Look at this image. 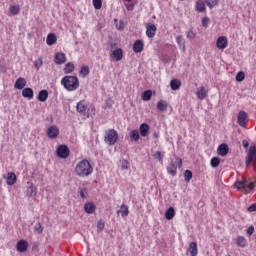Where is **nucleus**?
<instances>
[{"label": "nucleus", "mask_w": 256, "mask_h": 256, "mask_svg": "<svg viewBox=\"0 0 256 256\" xmlns=\"http://www.w3.org/2000/svg\"><path fill=\"white\" fill-rule=\"evenodd\" d=\"M76 111L86 119H89V117L95 115V106L87 103V100H81L77 103Z\"/></svg>", "instance_id": "1"}, {"label": "nucleus", "mask_w": 256, "mask_h": 256, "mask_svg": "<svg viewBox=\"0 0 256 256\" xmlns=\"http://www.w3.org/2000/svg\"><path fill=\"white\" fill-rule=\"evenodd\" d=\"M75 173L78 177H89L93 173V166L89 160L84 159L78 162L75 166Z\"/></svg>", "instance_id": "2"}, {"label": "nucleus", "mask_w": 256, "mask_h": 256, "mask_svg": "<svg viewBox=\"0 0 256 256\" xmlns=\"http://www.w3.org/2000/svg\"><path fill=\"white\" fill-rule=\"evenodd\" d=\"M234 187L238 191H241L242 193H244V195H249V193L253 191V189H255V182L249 181L247 180V178L242 177L241 180H237L234 183Z\"/></svg>", "instance_id": "3"}, {"label": "nucleus", "mask_w": 256, "mask_h": 256, "mask_svg": "<svg viewBox=\"0 0 256 256\" xmlns=\"http://www.w3.org/2000/svg\"><path fill=\"white\" fill-rule=\"evenodd\" d=\"M61 85L67 91H77L79 89V78L77 76H64L61 80Z\"/></svg>", "instance_id": "4"}, {"label": "nucleus", "mask_w": 256, "mask_h": 256, "mask_svg": "<svg viewBox=\"0 0 256 256\" xmlns=\"http://www.w3.org/2000/svg\"><path fill=\"white\" fill-rule=\"evenodd\" d=\"M183 167V160L179 157L175 159V161L171 160V162L166 167V171L169 175H172V177H175L177 175V168Z\"/></svg>", "instance_id": "5"}, {"label": "nucleus", "mask_w": 256, "mask_h": 256, "mask_svg": "<svg viewBox=\"0 0 256 256\" xmlns=\"http://www.w3.org/2000/svg\"><path fill=\"white\" fill-rule=\"evenodd\" d=\"M104 141L107 145H115L119 141V133L115 129H108L105 132Z\"/></svg>", "instance_id": "6"}, {"label": "nucleus", "mask_w": 256, "mask_h": 256, "mask_svg": "<svg viewBox=\"0 0 256 256\" xmlns=\"http://www.w3.org/2000/svg\"><path fill=\"white\" fill-rule=\"evenodd\" d=\"M253 164L254 171H256V146H250L248 154L246 156V166Z\"/></svg>", "instance_id": "7"}, {"label": "nucleus", "mask_w": 256, "mask_h": 256, "mask_svg": "<svg viewBox=\"0 0 256 256\" xmlns=\"http://www.w3.org/2000/svg\"><path fill=\"white\" fill-rule=\"evenodd\" d=\"M71 154V150H69V146L65 144H61L56 149V155L59 159H69V155Z\"/></svg>", "instance_id": "8"}, {"label": "nucleus", "mask_w": 256, "mask_h": 256, "mask_svg": "<svg viewBox=\"0 0 256 256\" xmlns=\"http://www.w3.org/2000/svg\"><path fill=\"white\" fill-rule=\"evenodd\" d=\"M238 125L243 127V129L247 128V123H249V114L245 111H240L237 116Z\"/></svg>", "instance_id": "9"}, {"label": "nucleus", "mask_w": 256, "mask_h": 256, "mask_svg": "<svg viewBox=\"0 0 256 256\" xmlns=\"http://www.w3.org/2000/svg\"><path fill=\"white\" fill-rule=\"evenodd\" d=\"M229 45V40L227 39L226 36H219L217 41H216V47L217 49H220L223 51L224 49H227Z\"/></svg>", "instance_id": "10"}, {"label": "nucleus", "mask_w": 256, "mask_h": 256, "mask_svg": "<svg viewBox=\"0 0 256 256\" xmlns=\"http://www.w3.org/2000/svg\"><path fill=\"white\" fill-rule=\"evenodd\" d=\"M157 34V26L153 23H148L146 25V36L148 39H153L155 35Z\"/></svg>", "instance_id": "11"}, {"label": "nucleus", "mask_w": 256, "mask_h": 256, "mask_svg": "<svg viewBox=\"0 0 256 256\" xmlns=\"http://www.w3.org/2000/svg\"><path fill=\"white\" fill-rule=\"evenodd\" d=\"M46 135L49 139H57L59 137V127L55 125L50 126L46 131Z\"/></svg>", "instance_id": "12"}, {"label": "nucleus", "mask_w": 256, "mask_h": 256, "mask_svg": "<svg viewBox=\"0 0 256 256\" xmlns=\"http://www.w3.org/2000/svg\"><path fill=\"white\" fill-rule=\"evenodd\" d=\"M67 62V56L63 52H58L54 56V63L56 65H63V63Z\"/></svg>", "instance_id": "13"}, {"label": "nucleus", "mask_w": 256, "mask_h": 256, "mask_svg": "<svg viewBox=\"0 0 256 256\" xmlns=\"http://www.w3.org/2000/svg\"><path fill=\"white\" fill-rule=\"evenodd\" d=\"M18 253H25L29 249V242L27 240H19L16 245Z\"/></svg>", "instance_id": "14"}, {"label": "nucleus", "mask_w": 256, "mask_h": 256, "mask_svg": "<svg viewBox=\"0 0 256 256\" xmlns=\"http://www.w3.org/2000/svg\"><path fill=\"white\" fill-rule=\"evenodd\" d=\"M145 47V43H143V40H136L133 44V51L134 53H141Z\"/></svg>", "instance_id": "15"}, {"label": "nucleus", "mask_w": 256, "mask_h": 256, "mask_svg": "<svg viewBox=\"0 0 256 256\" xmlns=\"http://www.w3.org/2000/svg\"><path fill=\"white\" fill-rule=\"evenodd\" d=\"M217 153L220 157H226L229 154V146L227 144H221L217 148Z\"/></svg>", "instance_id": "16"}, {"label": "nucleus", "mask_w": 256, "mask_h": 256, "mask_svg": "<svg viewBox=\"0 0 256 256\" xmlns=\"http://www.w3.org/2000/svg\"><path fill=\"white\" fill-rule=\"evenodd\" d=\"M110 57H112L114 61H121L123 59V49H115L114 51H112Z\"/></svg>", "instance_id": "17"}, {"label": "nucleus", "mask_w": 256, "mask_h": 256, "mask_svg": "<svg viewBox=\"0 0 256 256\" xmlns=\"http://www.w3.org/2000/svg\"><path fill=\"white\" fill-rule=\"evenodd\" d=\"M150 129H151V127H149V124L142 123L139 127V133H140L141 137H147V135H149Z\"/></svg>", "instance_id": "18"}, {"label": "nucleus", "mask_w": 256, "mask_h": 256, "mask_svg": "<svg viewBox=\"0 0 256 256\" xmlns=\"http://www.w3.org/2000/svg\"><path fill=\"white\" fill-rule=\"evenodd\" d=\"M96 209L97 206H95L93 202H87L84 204V211L85 213H88V215H92V213H95Z\"/></svg>", "instance_id": "19"}, {"label": "nucleus", "mask_w": 256, "mask_h": 256, "mask_svg": "<svg viewBox=\"0 0 256 256\" xmlns=\"http://www.w3.org/2000/svg\"><path fill=\"white\" fill-rule=\"evenodd\" d=\"M27 85V80H25V78L20 77L16 80L15 84H14V89H25V86Z\"/></svg>", "instance_id": "20"}, {"label": "nucleus", "mask_w": 256, "mask_h": 256, "mask_svg": "<svg viewBox=\"0 0 256 256\" xmlns=\"http://www.w3.org/2000/svg\"><path fill=\"white\" fill-rule=\"evenodd\" d=\"M6 183L7 185L13 186L17 183V175L13 172H9L6 177Z\"/></svg>", "instance_id": "21"}, {"label": "nucleus", "mask_w": 256, "mask_h": 256, "mask_svg": "<svg viewBox=\"0 0 256 256\" xmlns=\"http://www.w3.org/2000/svg\"><path fill=\"white\" fill-rule=\"evenodd\" d=\"M176 43H177L179 49L182 51V53H185L186 46H185V39H183V36H181V35L177 36Z\"/></svg>", "instance_id": "22"}, {"label": "nucleus", "mask_w": 256, "mask_h": 256, "mask_svg": "<svg viewBox=\"0 0 256 256\" xmlns=\"http://www.w3.org/2000/svg\"><path fill=\"white\" fill-rule=\"evenodd\" d=\"M38 101H40L41 103H45V101H47V99H49V92L47 90H41L38 93V97H37Z\"/></svg>", "instance_id": "23"}, {"label": "nucleus", "mask_w": 256, "mask_h": 256, "mask_svg": "<svg viewBox=\"0 0 256 256\" xmlns=\"http://www.w3.org/2000/svg\"><path fill=\"white\" fill-rule=\"evenodd\" d=\"M117 213L121 215V217H129V206L122 204Z\"/></svg>", "instance_id": "24"}, {"label": "nucleus", "mask_w": 256, "mask_h": 256, "mask_svg": "<svg viewBox=\"0 0 256 256\" xmlns=\"http://www.w3.org/2000/svg\"><path fill=\"white\" fill-rule=\"evenodd\" d=\"M170 87H171L172 91H179V89H181V80L172 79L170 81Z\"/></svg>", "instance_id": "25"}, {"label": "nucleus", "mask_w": 256, "mask_h": 256, "mask_svg": "<svg viewBox=\"0 0 256 256\" xmlns=\"http://www.w3.org/2000/svg\"><path fill=\"white\" fill-rule=\"evenodd\" d=\"M22 96L25 98V99H33L34 97V92L31 88H24L22 90Z\"/></svg>", "instance_id": "26"}, {"label": "nucleus", "mask_w": 256, "mask_h": 256, "mask_svg": "<svg viewBox=\"0 0 256 256\" xmlns=\"http://www.w3.org/2000/svg\"><path fill=\"white\" fill-rule=\"evenodd\" d=\"M207 89H205V87H200L197 92L196 95L198 97V99H200L201 101H203V99H205V97H207Z\"/></svg>", "instance_id": "27"}, {"label": "nucleus", "mask_w": 256, "mask_h": 256, "mask_svg": "<svg viewBox=\"0 0 256 256\" xmlns=\"http://www.w3.org/2000/svg\"><path fill=\"white\" fill-rule=\"evenodd\" d=\"M47 45H55L57 43V36L54 33H49L46 38Z\"/></svg>", "instance_id": "28"}, {"label": "nucleus", "mask_w": 256, "mask_h": 256, "mask_svg": "<svg viewBox=\"0 0 256 256\" xmlns=\"http://www.w3.org/2000/svg\"><path fill=\"white\" fill-rule=\"evenodd\" d=\"M188 251H189V253H190L191 256H196V255H198L199 251H198V249H197V244H196V242H191V243L189 244Z\"/></svg>", "instance_id": "29"}, {"label": "nucleus", "mask_w": 256, "mask_h": 256, "mask_svg": "<svg viewBox=\"0 0 256 256\" xmlns=\"http://www.w3.org/2000/svg\"><path fill=\"white\" fill-rule=\"evenodd\" d=\"M73 71H75V64H73V62H68L67 64H65L64 66L65 75H69V73H73Z\"/></svg>", "instance_id": "30"}, {"label": "nucleus", "mask_w": 256, "mask_h": 256, "mask_svg": "<svg viewBox=\"0 0 256 256\" xmlns=\"http://www.w3.org/2000/svg\"><path fill=\"white\" fill-rule=\"evenodd\" d=\"M195 8L199 13H205V2H203V0H198L196 2Z\"/></svg>", "instance_id": "31"}, {"label": "nucleus", "mask_w": 256, "mask_h": 256, "mask_svg": "<svg viewBox=\"0 0 256 256\" xmlns=\"http://www.w3.org/2000/svg\"><path fill=\"white\" fill-rule=\"evenodd\" d=\"M27 197H35L37 195V188L33 185H30L26 190Z\"/></svg>", "instance_id": "32"}, {"label": "nucleus", "mask_w": 256, "mask_h": 256, "mask_svg": "<svg viewBox=\"0 0 256 256\" xmlns=\"http://www.w3.org/2000/svg\"><path fill=\"white\" fill-rule=\"evenodd\" d=\"M173 217H175V208L170 207L169 209L166 210L165 218L168 221H171V219H173Z\"/></svg>", "instance_id": "33"}, {"label": "nucleus", "mask_w": 256, "mask_h": 256, "mask_svg": "<svg viewBox=\"0 0 256 256\" xmlns=\"http://www.w3.org/2000/svg\"><path fill=\"white\" fill-rule=\"evenodd\" d=\"M79 73H80V76H82V78L85 79V77H87V75H89L90 73L89 66L83 65Z\"/></svg>", "instance_id": "34"}, {"label": "nucleus", "mask_w": 256, "mask_h": 256, "mask_svg": "<svg viewBox=\"0 0 256 256\" xmlns=\"http://www.w3.org/2000/svg\"><path fill=\"white\" fill-rule=\"evenodd\" d=\"M167 107H169V105L167 104V101H165V100L158 101V103H157L158 111H165L167 109Z\"/></svg>", "instance_id": "35"}, {"label": "nucleus", "mask_w": 256, "mask_h": 256, "mask_svg": "<svg viewBox=\"0 0 256 256\" xmlns=\"http://www.w3.org/2000/svg\"><path fill=\"white\" fill-rule=\"evenodd\" d=\"M151 97H153V91L151 90H146L142 94L143 101H151Z\"/></svg>", "instance_id": "36"}, {"label": "nucleus", "mask_w": 256, "mask_h": 256, "mask_svg": "<svg viewBox=\"0 0 256 256\" xmlns=\"http://www.w3.org/2000/svg\"><path fill=\"white\" fill-rule=\"evenodd\" d=\"M130 139H132V141H139V139H141V134H139V130H132L130 132Z\"/></svg>", "instance_id": "37"}, {"label": "nucleus", "mask_w": 256, "mask_h": 256, "mask_svg": "<svg viewBox=\"0 0 256 256\" xmlns=\"http://www.w3.org/2000/svg\"><path fill=\"white\" fill-rule=\"evenodd\" d=\"M236 243L238 247H247V239H245L243 236H238Z\"/></svg>", "instance_id": "38"}, {"label": "nucleus", "mask_w": 256, "mask_h": 256, "mask_svg": "<svg viewBox=\"0 0 256 256\" xmlns=\"http://www.w3.org/2000/svg\"><path fill=\"white\" fill-rule=\"evenodd\" d=\"M205 3L209 9H214V7L219 5V0H205Z\"/></svg>", "instance_id": "39"}, {"label": "nucleus", "mask_w": 256, "mask_h": 256, "mask_svg": "<svg viewBox=\"0 0 256 256\" xmlns=\"http://www.w3.org/2000/svg\"><path fill=\"white\" fill-rule=\"evenodd\" d=\"M210 165L213 168H217L219 165H221V159H219V157L211 158Z\"/></svg>", "instance_id": "40"}, {"label": "nucleus", "mask_w": 256, "mask_h": 256, "mask_svg": "<svg viewBox=\"0 0 256 256\" xmlns=\"http://www.w3.org/2000/svg\"><path fill=\"white\" fill-rule=\"evenodd\" d=\"M193 179V172L191 170H185L184 172V180L186 183H189Z\"/></svg>", "instance_id": "41"}, {"label": "nucleus", "mask_w": 256, "mask_h": 256, "mask_svg": "<svg viewBox=\"0 0 256 256\" xmlns=\"http://www.w3.org/2000/svg\"><path fill=\"white\" fill-rule=\"evenodd\" d=\"M93 7L96 10H99L103 7V0H92Z\"/></svg>", "instance_id": "42"}, {"label": "nucleus", "mask_w": 256, "mask_h": 256, "mask_svg": "<svg viewBox=\"0 0 256 256\" xmlns=\"http://www.w3.org/2000/svg\"><path fill=\"white\" fill-rule=\"evenodd\" d=\"M19 11H21V8L17 5H13L10 7L11 15H19Z\"/></svg>", "instance_id": "43"}, {"label": "nucleus", "mask_w": 256, "mask_h": 256, "mask_svg": "<svg viewBox=\"0 0 256 256\" xmlns=\"http://www.w3.org/2000/svg\"><path fill=\"white\" fill-rule=\"evenodd\" d=\"M236 81L241 83V81H245V72L240 71L236 74Z\"/></svg>", "instance_id": "44"}, {"label": "nucleus", "mask_w": 256, "mask_h": 256, "mask_svg": "<svg viewBox=\"0 0 256 256\" xmlns=\"http://www.w3.org/2000/svg\"><path fill=\"white\" fill-rule=\"evenodd\" d=\"M42 65H43V58L40 57L37 60H35L34 67L36 69H41Z\"/></svg>", "instance_id": "45"}, {"label": "nucleus", "mask_w": 256, "mask_h": 256, "mask_svg": "<svg viewBox=\"0 0 256 256\" xmlns=\"http://www.w3.org/2000/svg\"><path fill=\"white\" fill-rule=\"evenodd\" d=\"M154 159H157V161H160L163 163V154H161V151H156L153 155Z\"/></svg>", "instance_id": "46"}, {"label": "nucleus", "mask_w": 256, "mask_h": 256, "mask_svg": "<svg viewBox=\"0 0 256 256\" xmlns=\"http://www.w3.org/2000/svg\"><path fill=\"white\" fill-rule=\"evenodd\" d=\"M79 194L81 199H87V189L85 188L80 189Z\"/></svg>", "instance_id": "47"}, {"label": "nucleus", "mask_w": 256, "mask_h": 256, "mask_svg": "<svg viewBox=\"0 0 256 256\" xmlns=\"http://www.w3.org/2000/svg\"><path fill=\"white\" fill-rule=\"evenodd\" d=\"M97 229H98L99 231H103V229H105V222H103V220L98 221V223H97Z\"/></svg>", "instance_id": "48"}, {"label": "nucleus", "mask_w": 256, "mask_h": 256, "mask_svg": "<svg viewBox=\"0 0 256 256\" xmlns=\"http://www.w3.org/2000/svg\"><path fill=\"white\" fill-rule=\"evenodd\" d=\"M35 231H37V233H39V235H41V233H43V226H41V223H39L38 225L35 226Z\"/></svg>", "instance_id": "49"}, {"label": "nucleus", "mask_w": 256, "mask_h": 256, "mask_svg": "<svg viewBox=\"0 0 256 256\" xmlns=\"http://www.w3.org/2000/svg\"><path fill=\"white\" fill-rule=\"evenodd\" d=\"M196 35L195 32H193V30L188 31L187 33V38L188 39H195Z\"/></svg>", "instance_id": "50"}, {"label": "nucleus", "mask_w": 256, "mask_h": 256, "mask_svg": "<svg viewBox=\"0 0 256 256\" xmlns=\"http://www.w3.org/2000/svg\"><path fill=\"white\" fill-rule=\"evenodd\" d=\"M202 25H203L204 27H209V18H208V17H204V18L202 19Z\"/></svg>", "instance_id": "51"}, {"label": "nucleus", "mask_w": 256, "mask_h": 256, "mask_svg": "<svg viewBox=\"0 0 256 256\" xmlns=\"http://www.w3.org/2000/svg\"><path fill=\"white\" fill-rule=\"evenodd\" d=\"M253 233H255V227H253V226L248 227L247 234L253 235Z\"/></svg>", "instance_id": "52"}, {"label": "nucleus", "mask_w": 256, "mask_h": 256, "mask_svg": "<svg viewBox=\"0 0 256 256\" xmlns=\"http://www.w3.org/2000/svg\"><path fill=\"white\" fill-rule=\"evenodd\" d=\"M242 145H243L244 149H247L249 147V141L243 140Z\"/></svg>", "instance_id": "53"}, {"label": "nucleus", "mask_w": 256, "mask_h": 256, "mask_svg": "<svg viewBox=\"0 0 256 256\" xmlns=\"http://www.w3.org/2000/svg\"><path fill=\"white\" fill-rule=\"evenodd\" d=\"M126 9H127V11H133V9H134L133 4H126Z\"/></svg>", "instance_id": "54"}, {"label": "nucleus", "mask_w": 256, "mask_h": 256, "mask_svg": "<svg viewBox=\"0 0 256 256\" xmlns=\"http://www.w3.org/2000/svg\"><path fill=\"white\" fill-rule=\"evenodd\" d=\"M122 169H129V162L125 161V162L122 164Z\"/></svg>", "instance_id": "55"}, {"label": "nucleus", "mask_w": 256, "mask_h": 256, "mask_svg": "<svg viewBox=\"0 0 256 256\" xmlns=\"http://www.w3.org/2000/svg\"><path fill=\"white\" fill-rule=\"evenodd\" d=\"M124 1H126V3H131V1H133V0H124Z\"/></svg>", "instance_id": "56"}, {"label": "nucleus", "mask_w": 256, "mask_h": 256, "mask_svg": "<svg viewBox=\"0 0 256 256\" xmlns=\"http://www.w3.org/2000/svg\"><path fill=\"white\" fill-rule=\"evenodd\" d=\"M154 137H157V133H154Z\"/></svg>", "instance_id": "57"}]
</instances>
